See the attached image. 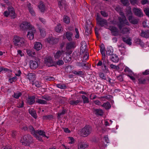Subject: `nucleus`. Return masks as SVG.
I'll use <instances>...</instances> for the list:
<instances>
[{
	"label": "nucleus",
	"instance_id": "obj_47",
	"mask_svg": "<svg viewBox=\"0 0 149 149\" xmlns=\"http://www.w3.org/2000/svg\"><path fill=\"white\" fill-rule=\"evenodd\" d=\"M53 118V116L52 115H49L45 116L43 117V119L45 120H51Z\"/></svg>",
	"mask_w": 149,
	"mask_h": 149
},
{
	"label": "nucleus",
	"instance_id": "obj_30",
	"mask_svg": "<svg viewBox=\"0 0 149 149\" xmlns=\"http://www.w3.org/2000/svg\"><path fill=\"white\" fill-rule=\"evenodd\" d=\"M72 35L73 34L71 32H67L66 33V38L70 42L72 41Z\"/></svg>",
	"mask_w": 149,
	"mask_h": 149
},
{
	"label": "nucleus",
	"instance_id": "obj_24",
	"mask_svg": "<svg viewBox=\"0 0 149 149\" xmlns=\"http://www.w3.org/2000/svg\"><path fill=\"white\" fill-rule=\"evenodd\" d=\"M64 52L63 50L57 51L56 53L54 55V57L55 59H58L60 58L62 55V54Z\"/></svg>",
	"mask_w": 149,
	"mask_h": 149
},
{
	"label": "nucleus",
	"instance_id": "obj_7",
	"mask_svg": "<svg viewBox=\"0 0 149 149\" xmlns=\"http://www.w3.org/2000/svg\"><path fill=\"white\" fill-rule=\"evenodd\" d=\"M132 10L135 15L139 17H141L143 16V13L141 9L134 7L132 9Z\"/></svg>",
	"mask_w": 149,
	"mask_h": 149
},
{
	"label": "nucleus",
	"instance_id": "obj_44",
	"mask_svg": "<svg viewBox=\"0 0 149 149\" xmlns=\"http://www.w3.org/2000/svg\"><path fill=\"white\" fill-rule=\"evenodd\" d=\"M42 98L47 101H49L52 99L51 97L48 95H44L42 96Z\"/></svg>",
	"mask_w": 149,
	"mask_h": 149
},
{
	"label": "nucleus",
	"instance_id": "obj_39",
	"mask_svg": "<svg viewBox=\"0 0 149 149\" xmlns=\"http://www.w3.org/2000/svg\"><path fill=\"white\" fill-rule=\"evenodd\" d=\"M28 134L24 135V136L23 138V140L24 141V142H22V144H23V143L26 144L27 143H28Z\"/></svg>",
	"mask_w": 149,
	"mask_h": 149
},
{
	"label": "nucleus",
	"instance_id": "obj_59",
	"mask_svg": "<svg viewBox=\"0 0 149 149\" xmlns=\"http://www.w3.org/2000/svg\"><path fill=\"white\" fill-rule=\"evenodd\" d=\"M130 2L132 5H134L138 4V0H130Z\"/></svg>",
	"mask_w": 149,
	"mask_h": 149
},
{
	"label": "nucleus",
	"instance_id": "obj_55",
	"mask_svg": "<svg viewBox=\"0 0 149 149\" xmlns=\"http://www.w3.org/2000/svg\"><path fill=\"white\" fill-rule=\"evenodd\" d=\"M144 11L146 15L149 17V8H145Z\"/></svg>",
	"mask_w": 149,
	"mask_h": 149
},
{
	"label": "nucleus",
	"instance_id": "obj_16",
	"mask_svg": "<svg viewBox=\"0 0 149 149\" xmlns=\"http://www.w3.org/2000/svg\"><path fill=\"white\" fill-rule=\"evenodd\" d=\"M27 78L30 81L33 82L36 79L35 75L33 73H29L27 74Z\"/></svg>",
	"mask_w": 149,
	"mask_h": 149
},
{
	"label": "nucleus",
	"instance_id": "obj_51",
	"mask_svg": "<svg viewBox=\"0 0 149 149\" xmlns=\"http://www.w3.org/2000/svg\"><path fill=\"white\" fill-rule=\"evenodd\" d=\"M139 84H145L146 83V80L145 79L139 78L138 79Z\"/></svg>",
	"mask_w": 149,
	"mask_h": 149
},
{
	"label": "nucleus",
	"instance_id": "obj_33",
	"mask_svg": "<svg viewBox=\"0 0 149 149\" xmlns=\"http://www.w3.org/2000/svg\"><path fill=\"white\" fill-rule=\"evenodd\" d=\"M102 106L104 107L106 109H109L111 107L110 103L109 102H107L106 103H104Z\"/></svg>",
	"mask_w": 149,
	"mask_h": 149
},
{
	"label": "nucleus",
	"instance_id": "obj_53",
	"mask_svg": "<svg viewBox=\"0 0 149 149\" xmlns=\"http://www.w3.org/2000/svg\"><path fill=\"white\" fill-rule=\"evenodd\" d=\"M66 110L65 109H63V110L62 111L61 113H58V116H57L58 118H60L61 116L62 115L65 114L66 113Z\"/></svg>",
	"mask_w": 149,
	"mask_h": 149
},
{
	"label": "nucleus",
	"instance_id": "obj_49",
	"mask_svg": "<svg viewBox=\"0 0 149 149\" xmlns=\"http://www.w3.org/2000/svg\"><path fill=\"white\" fill-rule=\"evenodd\" d=\"M24 102L23 101H19L17 104V107L18 108H22L24 107Z\"/></svg>",
	"mask_w": 149,
	"mask_h": 149
},
{
	"label": "nucleus",
	"instance_id": "obj_38",
	"mask_svg": "<svg viewBox=\"0 0 149 149\" xmlns=\"http://www.w3.org/2000/svg\"><path fill=\"white\" fill-rule=\"evenodd\" d=\"M63 22L66 24H69L70 21L69 17L67 16H64L63 18Z\"/></svg>",
	"mask_w": 149,
	"mask_h": 149
},
{
	"label": "nucleus",
	"instance_id": "obj_26",
	"mask_svg": "<svg viewBox=\"0 0 149 149\" xmlns=\"http://www.w3.org/2000/svg\"><path fill=\"white\" fill-rule=\"evenodd\" d=\"M110 58L111 61L114 62H117L119 61V58L116 54H113Z\"/></svg>",
	"mask_w": 149,
	"mask_h": 149
},
{
	"label": "nucleus",
	"instance_id": "obj_52",
	"mask_svg": "<svg viewBox=\"0 0 149 149\" xmlns=\"http://www.w3.org/2000/svg\"><path fill=\"white\" fill-rule=\"evenodd\" d=\"M124 71L127 73L129 74H131L132 72V71L127 67H126L125 69H124Z\"/></svg>",
	"mask_w": 149,
	"mask_h": 149
},
{
	"label": "nucleus",
	"instance_id": "obj_48",
	"mask_svg": "<svg viewBox=\"0 0 149 149\" xmlns=\"http://www.w3.org/2000/svg\"><path fill=\"white\" fill-rule=\"evenodd\" d=\"M64 64V62L62 60H58L56 61L55 63L56 65H58V66H61L62 65Z\"/></svg>",
	"mask_w": 149,
	"mask_h": 149
},
{
	"label": "nucleus",
	"instance_id": "obj_61",
	"mask_svg": "<svg viewBox=\"0 0 149 149\" xmlns=\"http://www.w3.org/2000/svg\"><path fill=\"white\" fill-rule=\"evenodd\" d=\"M84 47H83V45H82L80 48V52H83L85 51V50L86 48V43H84Z\"/></svg>",
	"mask_w": 149,
	"mask_h": 149
},
{
	"label": "nucleus",
	"instance_id": "obj_22",
	"mask_svg": "<svg viewBox=\"0 0 149 149\" xmlns=\"http://www.w3.org/2000/svg\"><path fill=\"white\" fill-rule=\"evenodd\" d=\"M123 65V64L120 63L118 65H115L113 64H111L110 65V66L111 68L112 69H113L116 70H118L120 69H123L121 66Z\"/></svg>",
	"mask_w": 149,
	"mask_h": 149
},
{
	"label": "nucleus",
	"instance_id": "obj_1",
	"mask_svg": "<svg viewBox=\"0 0 149 149\" xmlns=\"http://www.w3.org/2000/svg\"><path fill=\"white\" fill-rule=\"evenodd\" d=\"M29 129L31 134L40 141H43L41 136L43 137H46L47 139L49 138V137L45 135V132L43 130H35L32 125H29Z\"/></svg>",
	"mask_w": 149,
	"mask_h": 149
},
{
	"label": "nucleus",
	"instance_id": "obj_9",
	"mask_svg": "<svg viewBox=\"0 0 149 149\" xmlns=\"http://www.w3.org/2000/svg\"><path fill=\"white\" fill-rule=\"evenodd\" d=\"M45 63L48 67L53 65V61L51 57H46L45 60Z\"/></svg>",
	"mask_w": 149,
	"mask_h": 149
},
{
	"label": "nucleus",
	"instance_id": "obj_8",
	"mask_svg": "<svg viewBox=\"0 0 149 149\" xmlns=\"http://www.w3.org/2000/svg\"><path fill=\"white\" fill-rule=\"evenodd\" d=\"M36 32V30L34 27L31 28V29H30L28 32L27 36L30 40H31L33 39L34 38V34Z\"/></svg>",
	"mask_w": 149,
	"mask_h": 149
},
{
	"label": "nucleus",
	"instance_id": "obj_32",
	"mask_svg": "<svg viewBox=\"0 0 149 149\" xmlns=\"http://www.w3.org/2000/svg\"><path fill=\"white\" fill-rule=\"evenodd\" d=\"M123 40L127 45H132L131 39L130 38H127L122 37Z\"/></svg>",
	"mask_w": 149,
	"mask_h": 149
},
{
	"label": "nucleus",
	"instance_id": "obj_58",
	"mask_svg": "<svg viewBox=\"0 0 149 149\" xmlns=\"http://www.w3.org/2000/svg\"><path fill=\"white\" fill-rule=\"evenodd\" d=\"M76 34L75 35V37L76 38H78L79 37V33L78 29L75 28V29Z\"/></svg>",
	"mask_w": 149,
	"mask_h": 149
},
{
	"label": "nucleus",
	"instance_id": "obj_12",
	"mask_svg": "<svg viewBox=\"0 0 149 149\" xmlns=\"http://www.w3.org/2000/svg\"><path fill=\"white\" fill-rule=\"evenodd\" d=\"M88 145L84 141L79 143L78 146V149H85L88 147Z\"/></svg>",
	"mask_w": 149,
	"mask_h": 149
},
{
	"label": "nucleus",
	"instance_id": "obj_18",
	"mask_svg": "<svg viewBox=\"0 0 149 149\" xmlns=\"http://www.w3.org/2000/svg\"><path fill=\"white\" fill-rule=\"evenodd\" d=\"M35 97L34 96L29 97L27 100V103L29 105H32L35 102Z\"/></svg>",
	"mask_w": 149,
	"mask_h": 149
},
{
	"label": "nucleus",
	"instance_id": "obj_37",
	"mask_svg": "<svg viewBox=\"0 0 149 149\" xmlns=\"http://www.w3.org/2000/svg\"><path fill=\"white\" fill-rule=\"evenodd\" d=\"M81 97L83 100V103H88L89 102V99L84 95H82Z\"/></svg>",
	"mask_w": 149,
	"mask_h": 149
},
{
	"label": "nucleus",
	"instance_id": "obj_45",
	"mask_svg": "<svg viewBox=\"0 0 149 149\" xmlns=\"http://www.w3.org/2000/svg\"><path fill=\"white\" fill-rule=\"evenodd\" d=\"M99 76L102 79L107 80L106 75L103 73H99Z\"/></svg>",
	"mask_w": 149,
	"mask_h": 149
},
{
	"label": "nucleus",
	"instance_id": "obj_11",
	"mask_svg": "<svg viewBox=\"0 0 149 149\" xmlns=\"http://www.w3.org/2000/svg\"><path fill=\"white\" fill-rule=\"evenodd\" d=\"M30 68L32 69L35 70L38 66L37 62L35 60H31L29 62Z\"/></svg>",
	"mask_w": 149,
	"mask_h": 149
},
{
	"label": "nucleus",
	"instance_id": "obj_54",
	"mask_svg": "<svg viewBox=\"0 0 149 149\" xmlns=\"http://www.w3.org/2000/svg\"><path fill=\"white\" fill-rule=\"evenodd\" d=\"M17 80V77L16 76H15L13 77L12 78H10L9 79V81L10 82V83H12L13 82L15 81H16Z\"/></svg>",
	"mask_w": 149,
	"mask_h": 149
},
{
	"label": "nucleus",
	"instance_id": "obj_6",
	"mask_svg": "<svg viewBox=\"0 0 149 149\" xmlns=\"http://www.w3.org/2000/svg\"><path fill=\"white\" fill-rule=\"evenodd\" d=\"M118 22H117V26L120 30H121L122 27L124 26L125 23L127 21V20L123 19L121 17H118Z\"/></svg>",
	"mask_w": 149,
	"mask_h": 149
},
{
	"label": "nucleus",
	"instance_id": "obj_21",
	"mask_svg": "<svg viewBox=\"0 0 149 149\" xmlns=\"http://www.w3.org/2000/svg\"><path fill=\"white\" fill-rule=\"evenodd\" d=\"M42 47V45L41 43L39 42H36L34 44V48L37 51L40 50Z\"/></svg>",
	"mask_w": 149,
	"mask_h": 149
},
{
	"label": "nucleus",
	"instance_id": "obj_3",
	"mask_svg": "<svg viewBox=\"0 0 149 149\" xmlns=\"http://www.w3.org/2000/svg\"><path fill=\"white\" fill-rule=\"evenodd\" d=\"M92 130V128L88 125L85 126L81 130L82 134L84 136H86L91 133Z\"/></svg>",
	"mask_w": 149,
	"mask_h": 149
},
{
	"label": "nucleus",
	"instance_id": "obj_2",
	"mask_svg": "<svg viewBox=\"0 0 149 149\" xmlns=\"http://www.w3.org/2000/svg\"><path fill=\"white\" fill-rule=\"evenodd\" d=\"M13 41L15 46L18 47L24 46L26 43L25 40L23 38L19 37L17 36H14Z\"/></svg>",
	"mask_w": 149,
	"mask_h": 149
},
{
	"label": "nucleus",
	"instance_id": "obj_43",
	"mask_svg": "<svg viewBox=\"0 0 149 149\" xmlns=\"http://www.w3.org/2000/svg\"><path fill=\"white\" fill-rule=\"evenodd\" d=\"M121 31V33L123 34L127 33L129 31V29L126 27L124 28H122Z\"/></svg>",
	"mask_w": 149,
	"mask_h": 149
},
{
	"label": "nucleus",
	"instance_id": "obj_23",
	"mask_svg": "<svg viewBox=\"0 0 149 149\" xmlns=\"http://www.w3.org/2000/svg\"><path fill=\"white\" fill-rule=\"evenodd\" d=\"M85 34L87 36L90 34L91 33V28L90 26L87 25L85 26Z\"/></svg>",
	"mask_w": 149,
	"mask_h": 149
},
{
	"label": "nucleus",
	"instance_id": "obj_31",
	"mask_svg": "<svg viewBox=\"0 0 149 149\" xmlns=\"http://www.w3.org/2000/svg\"><path fill=\"white\" fill-rule=\"evenodd\" d=\"M29 112L34 118L35 119L37 118V116L36 112L34 110L29 109Z\"/></svg>",
	"mask_w": 149,
	"mask_h": 149
},
{
	"label": "nucleus",
	"instance_id": "obj_46",
	"mask_svg": "<svg viewBox=\"0 0 149 149\" xmlns=\"http://www.w3.org/2000/svg\"><path fill=\"white\" fill-rule=\"evenodd\" d=\"M72 73L75 75L79 76H81L83 74V72L81 71H76L73 70L72 71Z\"/></svg>",
	"mask_w": 149,
	"mask_h": 149
},
{
	"label": "nucleus",
	"instance_id": "obj_15",
	"mask_svg": "<svg viewBox=\"0 0 149 149\" xmlns=\"http://www.w3.org/2000/svg\"><path fill=\"white\" fill-rule=\"evenodd\" d=\"M97 23L99 26L102 27L104 25H107V22L106 19H102L97 22Z\"/></svg>",
	"mask_w": 149,
	"mask_h": 149
},
{
	"label": "nucleus",
	"instance_id": "obj_36",
	"mask_svg": "<svg viewBox=\"0 0 149 149\" xmlns=\"http://www.w3.org/2000/svg\"><path fill=\"white\" fill-rule=\"evenodd\" d=\"M56 86L58 88H59L61 89H65L66 88L67 86L64 84H57Z\"/></svg>",
	"mask_w": 149,
	"mask_h": 149
},
{
	"label": "nucleus",
	"instance_id": "obj_60",
	"mask_svg": "<svg viewBox=\"0 0 149 149\" xmlns=\"http://www.w3.org/2000/svg\"><path fill=\"white\" fill-rule=\"evenodd\" d=\"M40 34L42 36L44 37L45 35V31L44 29H42L40 30Z\"/></svg>",
	"mask_w": 149,
	"mask_h": 149
},
{
	"label": "nucleus",
	"instance_id": "obj_20",
	"mask_svg": "<svg viewBox=\"0 0 149 149\" xmlns=\"http://www.w3.org/2000/svg\"><path fill=\"white\" fill-rule=\"evenodd\" d=\"M82 101L80 99L77 100H71L68 101V102L71 105L74 106L77 105L79 103L82 102Z\"/></svg>",
	"mask_w": 149,
	"mask_h": 149
},
{
	"label": "nucleus",
	"instance_id": "obj_29",
	"mask_svg": "<svg viewBox=\"0 0 149 149\" xmlns=\"http://www.w3.org/2000/svg\"><path fill=\"white\" fill-rule=\"evenodd\" d=\"M135 42L136 45H140L142 47H144V43L140 39L137 38L135 40Z\"/></svg>",
	"mask_w": 149,
	"mask_h": 149
},
{
	"label": "nucleus",
	"instance_id": "obj_34",
	"mask_svg": "<svg viewBox=\"0 0 149 149\" xmlns=\"http://www.w3.org/2000/svg\"><path fill=\"white\" fill-rule=\"evenodd\" d=\"M62 27L60 24H58L55 27V30L56 32L58 33H60L62 31Z\"/></svg>",
	"mask_w": 149,
	"mask_h": 149
},
{
	"label": "nucleus",
	"instance_id": "obj_27",
	"mask_svg": "<svg viewBox=\"0 0 149 149\" xmlns=\"http://www.w3.org/2000/svg\"><path fill=\"white\" fill-rule=\"evenodd\" d=\"M38 8L40 11L41 12H44L45 10V7L44 4L42 1H40L38 5Z\"/></svg>",
	"mask_w": 149,
	"mask_h": 149
},
{
	"label": "nucleus",
	"instance_id": "obj_62",
	"mask_svg": "<svg viewBox=\"0 0 149 149\" xmlns=\"http://www.w3.org/2000/svg\"><path fill=\"white\" fill-rule=\"evenodd\" d=\"M100 13L101 15L104 17H107L108 16V14L104 11H101Z\"/></svg>",
	"mask_w": 149,
	"mask_h": 149
},
{
	"label": "nucleus",
	"instance_id": "obj_28",
	"mask_svg": "<svg viewBox=\"0 0 149 149\" xmlns=\"http://www.w3.org/2000/svg\"><path fill=\"white\" fill-rule=\"evenodd\" d=\"M8 10L9 13L10 15H11L12 17H13V18H15V15L14 8L11 6L9 7Z\"/></svg>",
	"mask_w": 149,
	"mask_h": 149
},
{
	"label": "nucleus",
	"instance_id": "obj_56",
	"mask_svg": "<svg viewBox=\"0 0 149 149\" xmlns=\"http://www.w3.org/2000/svg\"><path fill=\"white\" fill-rule=\"evenodd\" d=\"M102 60L103 61V66H107V63H109V61L108 60H107V61H106L105 58H102Z\"/></svg>",
	"mask_w": 149,
	"mask_h": 149
},
{
	"label": "nucleus",
	"instance_id": "obj_14",
	"mask_svg": "<svg viewBox=\"0 0 149 149\" xmlns=\"http://www.w3.org/2000/svg\"><path fill=\"white\" fill-rule=\"evenodd\" d=\"M140 36L143 38H149V29L143 31H141Z\"/></svg>",
	"mask_w": 149,
	"mask_h": 149
},
{
	"label": "nucleus",
	"instance_id": "obj_57",
	"mask_svg": "<svg viewBox=\"0 0 149 149\" xmlns=\"http://www.w3.org/2000/svg\"><path fill=\"white\" fill-rule=\"evenodd\" d=\"M120 14V15L121 16V18L123 19H125V20H126V18L125 16L124 13L123 12L122 10H121L120 11L118 12Z\"/></svg>",
	"mask_w": 149,
	"mask_h": 149
},
{
	"label": "nucleus",
	"instance_id": "obj_17",
	"mask_svg": "<svg viewBox=\"0 0 149 149\" xmlns=\"http://www.w3.org/2000/svg\"><path fill=\"white\" fill-rule=\"evenodd\" d=\"M129 22L132 24H137L139 22L138 19L133 17H130L128 19Z\"/></svg>",
	"mask_w": 149,
	"mask_h": 149
},
{
	"label": "nucleus",
	"instance_id": "obj_35",
	"mask_svg": "<svg viewBox=\"0 0 149 149\" xmlns=\"http://www.w3.org/2000/svg\"><path fill=\"white\" fill-rule=\"evenodd\" d=\"M26 50L28 55L29 56H34L36 54L35 52H33L30 49H26Z\"/></svg>",
	"mask_w": 149,
	"mask_h": 149
},
{
	"label": "nucleus",
	"instance_id": "obj_5",
	"mask_svg": "<svg viewBox=\"0 0 149 149\" xmlns=\"http://www.w3.org/2000/svg\"><path fill=\"white\" fill-rule=\"evenodd\" d=\"M108 29L111 31V33L113 36H117L119 35V31L116 27L113 26H110Z\"/></svg>",
	"mask_w": 149,
	"mask_h": 149
},
{
	"label": "nucleus",
	"instance_id": "obj_19",
	"mask_svg": "<svg viewBox=\"0 0 149 149\" xmlns=\"http://www.w3.org/2000/svg\"><path fill=\"white\" fill-rule=\"evenodd\" d=\"M75 46V42L72 41L67 43L66 49H69L72 48H74Z\"/></svg>",
	"mask_w": 149,
	"mask_h": 149
},
{
	"label": "nucleus",
	"instance_id": "obj_25",
	"mask_svg": "<svg viewBox=\"0 0 149 149\" xmlns=\"http://www.w3.org/2000/svg\"><path fill=\"white\" fill-rule=\"evenodd\" d=\"M126 15L128 19L130 17L132 16L133 13L131 10V8L129 6L128 7L126 10Z\"/></svg>",
	"mask_w": 149,
	"mask_h": 149
},
{
	"label": "nucleus",
	"instance_id": "obj_42",
	"mask_svg": "<svg viewBox=\"0 0 149 149\" xmlns=\"http://www.w3.org/2000/svg\"><path fill=\"white\" fill-rule=\"evenodd\" d=\"M63 60L66 63L70 62L71 60V57L69 56H66L63 58Z\"/></svg>",
	"mask_w": 149,
	"mask_h": 149
},
{
	"label": "nucleus",
	"instance_id": "obj_13",
	"mask_svg": "<svg viewBox=\"0 0 149 149\" xmlns=\"http://www.w3.org/2000/svg\"><path fill=\"white\" fill-rule=\"evenodd\" d=\"M92 111L96 115H97L102 116L104 113L103 111L100 109L93 108L92 109Z\"/></svg>",
	"mask_w": 149,
	"mask_h": 149
},
{
	"label": "nucleus",
	"instance_id": "obj_50",
	"mask_svg": "<svg viewBox=\"0 0 149 149\" xmlns=\"http://www.w3.org/2000/svg\"><path fill=\"white\" fill-rule=\"evenodd\" d=\"M102 69L103 72L105 73H108L109 72V71L107 67L106 66H102Z\"/></svg>",
	"mask_w": 149,
	"mask_h": 149
},
{
	"label": "nucleus",
	"instance_id": "obj_40",
	"mask_svg": "<svg viewBox=\"0 0 149 149\" xmlns=\"http://www.w3.org/2000/svg\"><path fill=\"white\" fill-rule=\"evenodd\" d=\"M22 95V93L20 92L14 93L13 97L15 98L18 99Z\"/></svg>",
	"mask_w": 149,
	"mask_h": 149
},
{
	"label": "nucleus",
	"instance_id": "obj_41",
	"mask_svg": "<svg viewBox=\"0 0 149 149\" xmlns=\"http://www.w3.org/2000/svg\"><path fill=\"white\" fill-rule=\"evenodd\" d=\"M36 102L39 104H47V102L46 101L40 99H38L36 101Z\"/></svg>",
	"mask_w": 149,
	"mask_h": 149
},
{
	"label": "nucleus",
	"instance_id": "obj_4",
	"mask_svg": "<svg viewBox=\"0 0 149 149\" xmlns=\"http://www.w3.org/2000/svg\"><path fill=\"white\" fill-rule=\"evenodd\" d=\"M34 27V26L30 25L29 23L27 22H24L21 24L20 28L23 30H27L28 29H31V28Z\"/></svg>",
	"mask_w": 149,
	"mask_h": 149
},
{
	"label": "nucleus",
	"instance_id": "obj_63",
	"mask_svg": "<svg viewBox=\"0 0 149 149\" xmlns=\"http://www.w3.org/2000/svg\"><path fill=\"white\" fill-rule=\"evenodd\" d=\"M78 65L80 67L86 66L88 67L86 63H83V62L78 63Z\"/></svg>",
	"mask_w": 149,
	"mask_h": 149
},
{
	"label": "nucleus",
	"instance_id": "obj_64",
	"mask_svg": "<svg viewBox=\"0 0 149 149\" xmlns=\"http://www.w3.org/2000/svg\"><path fill=\"white\" fill-rule=\"evenodd\" d=\"M46 80L51 81H53L54 80V78L50 76H48L46 78Z\"/></svg>",
	"mask_w": 149,
	"mask_h": 149
},
{
	"label": "nucleus",
	"instance_id": "obj_10",
	"mask_svg": "<svg viewBox=\"0 0 149 149\" xmlns=\"http://www.w3.org/2000/svg\"><path fill=\"white\" fill-rule=\"evenodd\" d=\"M47 42L51 44H55L57 43L59 41L58 39L54 38L52 36L48 37L47 39Z\"/></svg>",
	"mask_w": 149,
	"mask_h": 149
}]
</instances>
